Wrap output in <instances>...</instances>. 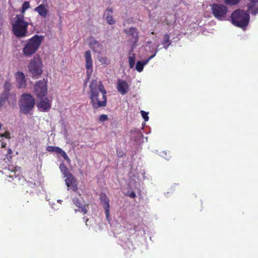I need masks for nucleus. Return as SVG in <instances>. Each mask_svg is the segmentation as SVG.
Listing matches in <instances>:
<instances>
[{"mask_svg":"<svg viewBox=\"0 0 258 258\" xmlns=\"http://www.w3.org/2000/svg\"><path fill=\"white\" fill-rule=\"evenodd\" d=\"M34 91L38 98L41 99L44 97L47 93V82L44 80H39L36 82Z\"/></svg>","mask_w":258,"mask_h":258,"instance_id":"8","label":"nucleus"},{"mask_svg":"<svg viewBox=\"0 0 258 258\" xmlns=\"http://www.w3.org/2000/svg\"><path fill=\"white\" fill-rule=\"evenodd\" d=\"M11 84L9 81L5 82V85H4V89L5 92L8 93L10 91V90L11 89Z\"/></svg>","mask_w":258,"mask_h":258,"instance_id":"29","label":"nucleus"},{"mask_svg":"<svg viewBox=\"0 0 258 258\" xmlns=\"http://www.w3.org/2000/svg\"><path fill=\"white\" fill-rule=\"evenodd\" d=\"M16 21L12 24V31L14 34L18 38L26 36L28 24L24 20L22 15H17Z\"/></svg>","mask_w":258,"mask_h":258,"instance_id":"5","label":"nucleus"},{"mask_svg":"<svg viewBox=\"0 0 258 258\" xmlns=\"http://www.w3.org/2000/svg\"><path fill=\"white\" fill-rule=\"evenodd\" d=\"M113 12V11L112 8H107L104 14V15L106 16V20L107 22L110 25H113L115 22L112 17Z\"/></svg>","mask_w":258,"mask_h":258,"instance_id":"22","label":"nucleus"},{"mask_svg":"<svg viewBox=\"0 0 258 258\" xmlns=\"http://www.w3.org/2000/svg\"><path fill=\"white\" fill-rule=\"evenodd\" d=\"M133 47L131 48L129 51V56H128V62L130 68L132 69L135 66V58L136 55L135 53H133Z\"/></svg>","mask_w":258,"mask_h":258,"instance_id":"23","label":"nucleus"},{"mask_svg":"<svg viewBox=\"0 0 258 258\" xmlns=\"http://www.w3.org/2000/svg\"><path fill=\"white\" fill-rule=\"evenodd\" d=\"M1 172L9 177V174L10 173V166H9L8 168H5V169H3V170H1Z\"/></svg>","mask_w":258,"mask_h":258,"instance_id":"33","label":"nucleus"},{"mask_svg":"<svg viewBox=\"0 0 258 258\" xmlns=\"http://www.w3.org/2000/svg\"><path fill=\"white\" fill-rule=\"evenodd\" d=\"M117 91L122 95L125 94L128 92L129 85L124 80L119 79L117 81Z\"/></svg>","mask_w":258,"mask_h":258,"instance_id":"13","label":"nucleus"},{"mask_svg":"<svg viewBox=\"0 0 258 258\" xmlns=\"http://www.w3.org/2000/svg\"><path fill=\"white\" fill-rule=\"evenodd\" d=\"M3 124L0 123V130L2 128Z\"/></svg>","mask_w":258,"mask_h":258,"instance_id":"41","label":"nucleus"},{"mask_svg":"<svg viewBox=\"0 0 258 258\" xmlns=\"http://www.w3.org/2000/svg\"><path fill=\"white\" fill-rule=\"evenodd\" d=\"M84 219L85 221H86V223H87V222L88 221V219L86 218L85 217H84Z\"/></svg>","mask_w":258,"mask_h":258,"instance_id":"40","label":"nucleus"},{"mask_svg":"<svg viewBox=\"0 0 258 258\" xmlns=\"http://www.w3.org/2000/svg\"><path fill=\"white\" fill-rule=\"evenodd\" d=\"M117 155L118 157H122L124 155V153L122 151H116Z\"/></svg>","mask_w":258,"mask_h":258,"instance_id":"38","label":"nucleus"},{"mask_svg":"<svg viewBox=\"0 0 258 258\" xmlns=\"http://www.w3.org/2000/svg\"><path fill=\"white\" fill-rule=\"evenodd\" d=\"M249 14L242 10L237 9L232 12L231 19L232 24L241 28L245 29L249 22Z\"/></svg>","mask_w":258,"mask_h":258,"instance_id":"3","label":"nucleus"},{"mask_svg":"<svg viewBox=\"0 0 258 258\" xmlns=\"http://www.w3.org/2000/svg\"><path fill=\"white\" fill-rule=\"evenodd\" d=\"M73 202L76 206H77L79 209L75 210V212H81L84 214H87L88 212V206L83 205L81 201L77 197L74 198L73 199Z\"/></svg>","mask_w":258,"mask_h":258,"instance_id":"15","label":"nucleus"},{"mask_svg":"<svg viewBox=\"0 0 258 258\" xmlns=\"http://www.w3.org/2000/svg\"><path fill=\"white\" fill-rule=\"evenodd\" d=\"M141 113L144 120L147 121L149 120V117L148 116V113L144 110H141Z\"/></svg>","mask_w":258,"mask_h":258,"instance_id":"32","label":"nucleus"},{"mask_svg":"<svg viewBox=\"0 0 258 258\" xmlns=\"http://www.w3.org/2000/svg\"><path fill=\"white\" fill-rule=\"evenodd\" d=\"M60 169L61 172H62V173L64 174V176L66 177L72 174L66 166L63 163L60 164Z\"/></svg>","mask_w":258,"mask_h":258,"instance_id":"26","label":"nucleus"},{"mask_svg":"<svg viewBox=\"0 0 258 258\" xmlns=\"http://www.w3.org/2000/svg\"><path fill=\"white\" fill-rule=\"evenodd\" d=\"M240 1V0H224L226 4L231 6L237 5Z\"/></svg>","mask_w":258,"mask_h":258,"instance_id":"28","label":"nucleus"},{"mask_svg":"<svg viewBox=\"0 0 258 258\" xmlns=\"http://www.w3.org/2000/svg\"><path fill=\"white\" fill-rule=\"evenodd\" d=\"M100 199L102 203L104 204L103 207L105 210V213L107 218H108L110 210L109 200L107 198L106 195L102 193L100 196Z\"/></svg>","mask_w":258,"mask_h":258,"instance_id":"17","label":"nucleus"},{"mask_svg":"<svg viewBox=\"0 0 258 258\" xmlns=\"http://www.w3.org/2000/svg\"><path fill=\"white\" fill-rule=\"evenodd\" d=\"M157 51H158V50L156 49L155 50V53L153 55L150 56L147 59H146L143 61H138L136 63V70L139 72H141L143 70L144 66L146 65L147 63H148V62L150 61V60L152 58H153L155 56Z\"/></svg>","mask_w":258,"mask_h":258,"instance_id":"21","label":"nucleus"},{"mask_svg":"<svg viewBox=\"0 0 258 258\" xmlns=\"http://www.w3.org/2000/svg\"><path fill=\"white\" fill-rule=\"evenodd\" d=\"M127 196L132 198H134L136 197V193L133 191H132L131 193L128 194Z\"/></svg>","mask_w":258,"mask_h":258,"instance_id":"37","label":"nucleus"},{"mask_svg":"<svg viewBox=\"0 0 258 258\" xmlns=\"http://www.w3.org/2000/svg\"><path fill=\"white\" fill-rule=\"evenodd\" d=\"M0 137L1 138H5L7 139H10L11 138V134L9 132L6 131L3 134H0Z\"/></svg>","mask_w":258,"mask_h":258,"instance_id":"31","label":"nucleus"},{"mask_svg":"<svg viewBox=\"0 0 258 258\" xmlns=\"http://www.w3.org/2000/svg\"><path fill=\"white\" fill-rule=\"evenodd\" d=\"M38 103V107L42 111L48 110L51 106V101L47 97L41 98Z\"/></svg>","mask_w":258,"mask_h":258,"instance_id":"14","label":"nucleus"},{"mask_svg":"<svg viewBox=\"0 0 258 258\" xmlns=\"http://www.w3.org/2000/svg\"><path fill=\"white\" fill-rule=\"evenodd\" d=\"M12 154V151L11 149H8V154L7 155V158L9 159H11L12 157V156L11 155V154Z\"/></svg>","mask_w":258,"mask_h":258,"instance_id":"35","label":"nucleus"},{"mask_svg":"<svg viewBox=\"0 0 258 258\" xmlns=\"http://www.w3.org/2000/svg\"><path fill=\"white\" fill-rule=\"evenodd\" d=\"M15 76L17 88L18 89L25 88L27 84L24 74L21 72H17L15 73Z\"/></svg>","mask_w":258,"mask_h":258,"instance_id":"12","label":"nucleus"},{"mask_svg":"<svg viewBox=\"0 0 258 258\" xmlns=\"http://www.w3.org/2000/svg\"><path fill=\"white\" fill-rule=\"evenodd\" d=\"M30 7L29 2H25L22 7V12L24 13L27 9Z\"/></svg>","mask_w":258,"mask_h":258,"instance_id":"30","label":"nucleus"},{"mask_svg":"<svg viewBox=\"0 0 258 258\" xmlns=\"http://www.w3.org/2000/svg\"><path fill=\"white\" fill-rule=\"evenodd\" d=\"M108 119V116L106 114H101L99 118V121L100 122H103Z\"/></svg>","mask_w":258,"mask_h":258,"instance_id":"34","label":"nucleus"},{"mask_svg":"<svg viewBox=\"0 0 258 258\" xmlns=\"http://www.w3.org/2000/svg\"><path fill=\"white\" fill-rule=\"evenodd\" d=\"M171 44V42L170 40L169 35L167 34H165L164 35L163 41L162 42V44L163 45V47L165 49H167Z\"/></svg>","mask_w":258,"mask_h":258,"instance_id":"24","label":"nucleus"},{"mask_svg":"<svg viewBox=\"0 0 258 258\" xmlns=\"http://www.w3.org/2000/svg\"><path fill=\"white\" fill-rule=\"evenodd\" d=\"M251 14L254 15L258 14V5L256 7H254V9L252 10Z\"/></svg>","mask_w":258,"mask_h":258,"instance_id":"36","label":"nucleus"},{"mask_svg":"<svg viewBox=\"0 0 258 258\" xmlns=\"http://www.w3.org/2000/svg\"><path fill=\"white\" fill-rule=\"evenodd\" d=\"M34 11L37 12L43 18L46 17L48 14V7L44 4H41L36 7Z\"/></svg>","mask_w":258,"mask_h":258,"instance_id":"20","label":"nucleus"},{"mask_svg":"<svg viewBox=\"0 0 258 258\" xmlns=\"http://www.w3.org/2000/svg\"><path fill=\"white\" fill-rule=\"evenodd\" d=\"M9 96L10 98V100L9 101V104L12 106L13 107H15L16 105L17 102V97L15 94H10L7 92H4L0 96V108L2 109L3 108L5 107V105L8 101L9 98Z\"/></svg>","mask_w":258,"mask_h":258,"instance_id":"9","label":"nucleus"},{"mask_svg":"<svg viewBox=\"0 0 258 258\" xmlns=\"http://www.w3.org/2000/svg\"><path fill=\"white\" fill-rule=\"evenodd\" d=\"M85 59V67L86 68V75L89 78L91 75L92 72L93 61L91 56V53L90 50H87L84 54Z\"/></svg>","mask_w":258,"mask_h":258,"instance_id":"10","label":"nucleus"},{"mask_svg":"<svg viewBox=\"0 0 258 258\" xmlns=\"http://www.w3.org/2000/svg\"><path fill=\"white\" fill-rule=\"evenodd\" d=\"M46 150L50 152H56L59 153L66 160H70L66 153L60 148L49 146L47 147Z\"/></svg>","mask_w":258,"mask_h":258,"instance_id":"19","label":"nucleus"},{"mask_svg":"<svg viewBox=\"0 0 258 258\" xmlns=\"http://www.w3.org/2000/svg\"><path fill=\"white\" fill-rule=\"evenodd\" d=\"M124 31L128 36H132V42L133 47L137 45L139 40V32L138 30L134 27H131L128 30L124 29Z\"/></svg>","mask_w":258,"mask_h":258,"instance_id":"11","label":"nucleus"},{"mask_svg":"<svg viewBox=\"0 0 258 258\" xmlns=\"http://www.w3.org/2000/svg\"><path fill=\"white\" fill-rule=\"evenodd\" d=\"M6 147V143L2 142L1 143V147L2 148H5Z\"/></svg>","mask_w":258,"mask_h":258,"instance_id":"39","label":"nucleus"},{"mask_svg":"<svg viewBox=\"0 0 258 258\" xmlns=\"http://www.w3.org/2000/svg\"><path fill=\"white\" fill-rule=\"evenodd\" d=\"M98 59L102 64L108 65L110 63V60L106 56H100Z\"/></svg>","mask_w":258,"mask_h":258,"instance_id":"27","label":"nucleus"},{"mask_svg":"<svg viewBox=\"0 0 258 258\" xmlns=\"http://www.w3.org/2000/svg\"><path fill=\"white\" fill-rule=\"evenodd\" d=\"M65 182L67 186L70 187L72 190L74 191L77 190L78 185L77 181L72 174L70 175V176L67 177L66 179H65Z\"/></svg>","mask_w":258,"mask_h":258,"instance_id":"18","label":"nucleus"},{"mask_svg":"<svg viewBox=\"0 0 258 258\" xmlns=\"http://www.w3.org/2000/svg\"><path fill=\"white\" fill-rule=\"evenodd\" d=\"M44 38V36L36 34L27 40L22 49L23 55L30 57L34 54L39 48Z\"/></svg>","mask_w":258,"mask_h":258,"instance_id":"2","label":"nucleus"},{"mask_svg":"<svg viewBox=\"0 0 258 258\" xmlns=\"http://www.w3.org/2000/svg\"><path fill=\"white\" fill-rule=\"evenodd\" d=\"M27 68L30 76L32 78L38 79L43 72V63L40 56L36 55L31 59Z\"/></svg>","mask_w":258,"mask_h":258,"instance_id":"4","label":"nucleus"},{"mask_svg":"<svg viewBox=\"0 0 258 258\" xmlns=\"http://www.w3.org/2000/svg\"><path fill=\"white\" fill-rule=\"evenodd\" d=\"M17 177V176L16 175V167L13 166H10V173L9 174V178L11 179H8V181H11L12 180H14Z\"/></svg>","mask_w":258,"mask_h":258,"instance_id":"25","label":"nucleus"},{"mask_svg":"<svg viewBox=\"0 0 258 258\" xmlns=\"http://www.w3.org/2000/svg\"><path fill=\"white\" fill-rule=\"evenodd\" d=\"M213 16L219 20H224L226 18L227 8L223 5L214 4L211 6Z\"/></svg>","mask_w":258,"mask_h":258,"instance_id":"7","label":"nucleus"},{"mask_svg":"<svg viewBox=\"0 0 258 258\" xmlns=\"http://www.w3.org/2000/svg\"><path fill=\"white\" fill-rule=\"evenodd\" d=\"M89 99L93 109L105 107L107 102V92L102 81L93 80L89 85Z\"/></svg>","mask_w":258,"mask_h":258,"instance_id":"1","label":"nucleus"},{"mask_svg":"<svg viewBox=\"0 0 258 258\" xmlns=\"http://www.w3.org/2000/svg\"><path fill=\"white\" fill-rule=\"evenodd\" d=\"M88 41L89 47L94 52H97L101 48L102 45L94 37H89Z\"/></svg>","mask_w":258,"mask_h":258,"instance_id":"16","label":"nucleus"},{"mask_svg":"<svg viewBox=\"0 0 258 258\" xmlns=\"http://www.w3.org/2000/svg\"><path fill=\"white\" fill-rule=\"evenodd\" d=\"M35 99L29 94L24 93L19 101L20 110L25 114L29 113L34 108Z\"/></svg>","mask_w":258,"mask_h":258,"instance_id":"6","label":"nucleus"}]
</instances>
